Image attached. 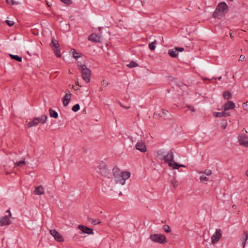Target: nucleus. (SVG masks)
Listing matches in <instances>:
<instances>
[{
	"mask_svg": "<svg viewBox=\"0 0 248 248\" xmlns=\"http://www.w3.org/2000/svg\"><path fill=\"white\" fill-rule=\"evenodd\" d=\"M229 11V7L224 2H221L218 4L216 9L213 13V16L214 18L220 19L225 14Z\"/></svg>",
	"mask_w": 248,
	"mask_h": 248,
	"instance_id": "nucleus-1",
	"label": "nucleus"
},
{
	"mask_svg": "<svg viewBox=\"0 0 248 248\" xmlns=\"http://www.w3.org/2000/svg\"><path fill=\"white\" fill-rule=\"evenodd\" d=\"M164 162L168 164L170 167H172L173 169H178L180 167H185L183 164H179L174 161V155L171 150L168 152L167 155L164 157Z\"/></svg>",
	"mask_w": 248,
	"mask_h": 248,
	"instance_id": "nucleus-2",
	"label": "nucleus"
},
{
	"mask_svg": "<svg viewBox=\"0 0 248 248\" xmlns=\"http://www.w3.org/2000/svg\"><path fill=\"white\" fill-rule=\"evenodd\" d=\"M78 66L79 70L81 72L83 79L86 83H89L91 79V70L87 68L85 64H81L79 62H78Z\"/></svg>",
	"mask_w": 248,
	"mask_h": 248,
	"instance_id": "nucleus-3",
	"label": "nucleus"
},
{
	"mask_svg": "<svg viewBox=\"0 0 248 248\" xmlns=\"http://www.w3.org/2000/svg\"><path fill=\"white\" fill-rule=\"evenodd\" d=\"M96 171L103 176L108 178H109V175L110 174L107 165L103 161L101 162L97 167Z\"/></svg>",
	"mask_w": 248,
	"mask_h": 248,
	"instance_id": "nucleus-4",
	"label": "nucleus"
},
{
	"mask_svg": "<svg viewBox=\"0 0 248 248\" xmlns=\"http://www.w3.org/2000/svg\"><path fill=\"white\" fill-rule=\"evenodd\" d=\"M150 239L154 242L159 244H166L167 239L165 236L161 233H155L151 234L150 236Z\"/></svg>",
	"mask_w": 248,
	"mask_h": 248,
	"instance_id": "nucleus-5",
	"label": "nucleus"
},
{
	"mask_svg": "<svg viewBox=\"0 0 248 248\" xmlns=\"http://www.w3.org/2000/svg\"><path fill=\"white\" fill-rule=\"evenodd\" d=\"M52 49L55 53V55L58 57L60 58L61 57V53L60 52V45L57 40L53 39L50 44Z\"/></svg>",
	"mask_w": 248,
	"mask_h": 248,
	"instance_id": "nucleus-6",
	"label": "nucleus"
},
{
	"mask_svg": "<svg viewBox=\"0 0 248 248\" xmlns=\"http://www.w3.org/2000/svg\"><path fill=\"white\" fill-rule=\"evenodd\" d=\"M46 115H42L41 117L34 118L32 120V126H36L39 123L44 124L46 123Z\"/></svg>",
	"mask_w": 248,
	"mask_h": 248,
	"instance_id": "nucleus-7",
	"label": "nucleus"
},
{
	"mask_svg": "<svg viewBox=\"0 0 248 248\" xmlns=\"http://www.w3.org/2000/svg\"><path fill=\"white\" fill-rule=\"evenodd\" d=\"M49 232L57 241L59 242H62L64 241V239L62 236L56 230L51 229L50 230Z\"/></svg>",
	"mask_w": 248,
	"mask_h": 248,
	"instance_id": "nucleus-8",
	"label": "nucleus"
},
{
	"mask_svg": "<svg viewBox=\"0 0 248 248\" xmlns=\"http://www.w3.org/2000/svg\"><path fill=\"white\" fill-rule=\"evenodd\" d=\"M239 144L245 147H248V137L245 134L240 135L238 137Z\"/></svg>",
	"mask_w": 248,
	"mask_h": 248,
	"instance_id": "nucleus-9",
	"label": "nucleus"
},
{
	"mask_svg": "<svg viewBox=\"0 0 248 248\" xmlns=\"http://www.w3.org/2000/svg\"><path fill=\"white\" fill-rule=\"evenodd\" d=\"M221 235V229H217L215 233L211 237L212 243L213 244L217 243L220 239Z\"/></svg>",
	"mask_w": 248,
	"mask_h": 248,
	"instance_id": "nucleus-10",
	"label": "nucleus"
},
{
	"mask_svg": "<svg viewBox=\"0 0 248 248\" xmlns=\"http://www.w3.org/2000/svg\"><path fill=\"white\" fill-rule=\"evenodd\" d=\"M78 228L83 233H87L88 234H93L94 233L92 229L83 225H78Z\"/></svg>",
	"mask_w": 248,
	"mask_h": 248,
	"instance_id": "nucleus-11",
	"label": "nucleus"
},
{
	"mask_svg": "<svg viewBox=\"0 0 248 248\" xmlns=\"http://www.w3.org/2000/svg\"><path fill=\"white\" fill-rule=\"evenodd\" d=\"M11 223L9 216H5L0 217V226L8 225Z\"/></svg>",
	"mask_w": 248,
	"mask_h": 248,
	"instance_id": "nucleus-12",
	"label": "nucleus"
},
{
	"mask_svg": "<svg viewBox=\"0 0 248 248\" xmlns=\"http://www.w3.org/2000/svg\"><path fill=\"white\" fill-rule=\"evenodd\" d=\"M101 37V35L99 34L92 33L89 36L88 40L93 42H100Z\"/></svg>",
	"mask_w": 248,
	"mask_h": 248,
	"instance_id": "nucleus-13",
	"label": "nucleus"
},
{
	"mask_svg": "<svg viewBox=\"0 0 248 248\" xmlns=\"http://www.w3.org/2000/svg\"><path fill=\"white\" fill-rule=\"evenodd\" d=\"M223 106V110L224 111H226L227 110L232 109L234 108L235 107V105L232 101L228 100L224 104Z\"/></svg>",
	"mask_w": 248,
	"mask_h": 248,
	"instance_id": "nucleus-14",
	"label": "nucleus"
},
{
	"mask_svg": "<svg viewBox=\"0 0 248 248\" xmlns=\"http://www.w3.org/2000/svg\"><path fill=\"white\" fill-rule=\"evenodd\" d=\"M136 149L139 150L141 152H145L146 151V147L144 142H138L135 146Z\"/></svg>",
	"mask_w": 248,
	"mask_h": 248,
	"instance_id": "nucleus-15",
	"label": "nucleus"
},
{
	"mask_svg": "<svg viewBox=\"0 0 248 248\" xmlns=\"http://www.w3.org/2000/svg\"><path fill=\"white\" fill-rule=\"evenodd\" d=\"M33 193L36 195H41L44 194V188L42 186H36L34 190Z\"/></svg>",
	"mask_w": 248,
	"mask_h": 248,
	"instance_id": "nucleus-16",
	"label": "nucleus"
},
{
	"mask_svg": "<svg viewBox=\"0 0 248 248\" xmlns=\"http://www.w3.org/2000/svg\"><path fill=\"white\" fill-rule=\"evenodd\" d=\"M248 239V231H244L241 238L242 244L243 248H244L246 244V242Z\"/></svg>",
	"mask_w": 248,
	"mask_h": 248,
	"instance_id": "nucleus-17",
	"label": "nucleus"
},
{
	"mask_svg": "<svg viewBox=\"0 0 248 248\" xmlns=\"http://www.w3.org/2000/svg\"><path fill=\"white\" fill-rule=\"evenodd\" d=\"M168 54L172 58H176L178 55V49L175 47L174 48L169 49L168 51Z\"/></svg>",
	"mask_w": 248,
	"mask_h": 248,
	"instance_id": "nucleus-18",
	"label": "nucleus"
},
{
	"mask_svg": "<svg viewBox=\"0 0 248 248\" xmlns=\"http://www.w3.org/2000/svg\"><path fill=\"white\" fill-rule=\"evenodd\" d=\"M71 95H65L62 98V101L64 107L67 106L70 102Z\"/></svg>",
	"mask_w": 248,
	"mask_h": 248,
	"instance_id": "nucleus-19",
	"label": "nucleus"
},
{
	"mask_svg": "<svg viewBox=\"0 0 248 248\" xmlns=\"http://www.w3.org/2000/svg\"><path fill=\"white\" fill-rule=\"evenodd\" d=\"M130 174L129 171H123L121 172L120 176L125 181L130 177Z\"/></svg>",
	"mask_w": 248,
	"mask_h": 248,
	"instance_id": "nucleus-20",
	"label": "nucleus"
},
{
	"mask_svg": "<svg viewBox=\"0 0 248 248\" xmlns=\"http://www.w3.org/2000/svg\"><path fill=\"white\" fill-rule=\"evenodd\" d=\"M157 157L161 160L164 159L165 152L163 149H160L157 151Z\"/></svg>",
	"mask_w": 248,
	"mask_h": 248,
	"instance_id": "nucleus-21",
	"label": "nucleus"
},
{
	"mask_svg": "<svg viewBox=\"0 0 248 248\" xmlns=\"http://www.w3.org/2000/svg\"><path fill=\"white\" fill-rule=\"evenodd\" d=\"M87 219L89 222H91L94 225L101 223V221L99 219H93L88 217Z\"/></svg>",
	"mask_w": 248,
	"mask_h": 248,
	"instance_id": "nucleus-22",
	"label": "nucleus"
},
{
	"mask_svg": "<svg viewBox=\"0 0 248 248\" xmlns=\"http://www.w3.org/2000/svg\"><path fill=\"white\" fill-rule=\"evenodd\" d=\"M9 56H10V58L13 60H14L16 61L19 62H22V57H21V56H18L16 55H13V54H10Z\"/></svg>",
	"mask_w": 248,
	"mask_h": 248,
	"instance_id": "nucleus-23",
	"label": "nucleus"
},
{
	"mask_svg": "<svg viewBox=\"0 0 248 248\" xmlns=\"http://www.w3.org/2000/svg\"><path fill=\"white\" fill-rule=\"evenodd\" d=\"M50 116L54 118H57L58 117V113L51 108L49 109Z\"/></svg>",
	"mask_w": 248,
	"mask_h": 248,
	"instance_id": "nucleus-24",
	"label": "nucleus"
},
{
	"mask_svg": "<svg viewBox=\"0 0 248 248\" xmlns=\"http://www.w3.org/2000/svg\"><path fill=\"white\" fill-rule=\"evenodd\" d=\"M115 178H116L115 181L116 183L121 184L122 185L125 184V181L122 177H121L120 175Z\"/></svg>",
	"mask_w": 248,
	"mask_h": 248,
	"instance_id": "nucleus-25",
	"label": "nucleus"
},
{
	"mask_svg": "<svg viewBox=\"0 0 248 248\" xmlns=\"http://www.w3.org/2000/svg\"><path fill=\"white\" fill-rule=\"evenodd\" d=\"M112 171L115 177H117V176L120 175V170L117 167H114L113 168Z\"/></svg>",
	"mask_w": 248,
	"mask_h": 248,
	"instance_id": "nucleus-26",
	"label": "nucleus"
},
{
	"mask_svg": "<svg viewBox=\"0 0 248 248\" xmlns=\"http://www.w3.org/2000/svg\"><path fill=\"white\" fill-rule=\"evenodd\" d=\"M223 95L224 99L226 100L229 99L232 97V93L229 91L224 92Z\"/></svg>",
	"mask_w": 248,
	"mask_h": 248,
	"instance_id": "nucleus-27",
	"label": "nucleus"
},
{
	"mask_svg": "<svg viewBox=\"0 0 248 248\" xmlns=\"http://www.w3.org/2000/svg\"><path fill=\"white\" fill-rule=\"evenodd\" d=\"M71 51H72V53H73V56L74 58L77 59L78 58H79V57H81V54L80 53H78L77 52L75 49H71Z\"/></svg>",
	"mask_w": 248,
	"mask_h": 248,
	"instance_id": "nucleus-28",
	"label": "nucleus"
},
{
	"mask_svg": "<svg viewBox=\"0 0 248 248\" xmlns=\"http://www.w3.org/2000/svg\"><path fill=\"white\" fill-rule=\"evenodd\" d=\"M156 43L157 41L156 40H155L153 42L149 44L148 46L149 49L152 51L154 50L156 47Z\"/></svg>",
	"mask_w": 248,
	"mask_h": 248,
	"instance_id": "nucleus-29",
	"label": "nucleus"
},
{
	"mask_svg": "<svg viewBox=\"0 0 248 248\" xmlns=\"http://www.w3.org/2000/svg\"><path fill=\"white\" fill-rule=\"evenodd\" d=\"M138 66V64L133 61H132L129 64H127V66L129 68H134Z\"/></svg>",
	"mask_w": 248,
	"mask_h": 248,
	"instance_id": "nucleus-30",
	"label": "nucleus"
},
{
	"mask_svg": "<svg viewBox=\"0 0 248 248\" xmlns=\"http://www.w3.org/2000/svg\"><path fill=\"white\" fill-rule=\"evenodd\" d=\"M200 180L201 182L205 183L209 180V179L208 177L204 175H202L200 177Z\"/></svg>",
	"mask_w": 248,
	"mask_h": 248,
	"instance_id": "nucleus-31",
	"label": "nucleus"
},
{
	"mask_svg": "<svg viewBox=\"0 0 248 248\" xmlns=\"http://www.w3.org/2000/svg\"><path fill=\"white\" fill-rule=\"evenodd\" d=\"M163 229L167 233L170 232L171 231L170 227L168 225H164L163 226Z\"/></svg>",
	"mask_w": 248,
	"mask_h": 248,
	"instance_id": "nucleus-32",
	"label": "nucleus"
},
{
	"mask_svg": "<svg viewBox=\"0 0 248 248\" xmlns=\"http://www.w3.org/2000/svg\"><path fill=\"white\" fill-rule=\"evenodd\" d=\"M80 109V106L78 104H76L74 106H73L72 108V110L74 112H77Z\"/></svg>",
	"mask_w": 248,
	"mask_h": 248,
	"instance_id": "nucleus-33",
	"label": "nucleus"
},
{
	"mask_svg": "<svg viewBox=\"0 0 248 248\" xmlns=\"http://www.w3.org/2000/svg\"><path fill=\"white\" fill-rule=\"evenodd\" d=\"M15 164V166H16L22 167L25 164V162L23 160H21L19 161H17Z\"/></svg>",
	"mask_w": 248,
	"mask_h": 248,
	"instance_id": "nucleus-34",
	"label": "nucleus"
},
{
	"mask_svg": "<svg viewBox=\"0 0 248 248\" xmlns=\"http://www.w3.org/2000/svg\"><path fill=\"white\" fill-rule=\"evenodd\" d=\"M6 2L11 5H17L19 4V2L17 1H15L14 0H6Z\"/></svg>",
	"mask_w": 248,
	"mask_h": 248,
	"instance_id": "nucleus-35",
	"label": "nucleus"
},
{
	"mask_svg": "<svg viewBox=\"0 0 248 248\" xmlns=\"http://www.w3.org/2000/svg\"><path fill=\"white\" fill-rule=\"evenodd\" d=\"M214 116L216 117H222L223 116V113L222 112H215L214 113Z\"/></svg>",
	"mask_w": 248,
	"mask_h": 248,
	"instance_id": "nucleus-36",
	"label": "nucleus"
},
{
	"mask_svg": "<svg viewBox=\"0 0 248 248\" xmlns=\"http://www.w3.org/2000/svg\"><path fill=\"white\" fill-rule=\"evenodd\" d=\"M200 173H203L206 175H210L212 174V171L210 170H206L203 171H201Z\"/></svg>",
	"mask_w": 248,
	"mask_h": 248,
	"instance_id": "nucleus-37",
	"label": "nucleus"
},
{
	"mask_svg": "<svg viewBox=\"0 0 248 248\" xmlns=\"http://www.w3.org/2000/svg\"><path fill=\"white\" fill-rule=\"evenodd\" d=\"M5 22L6 23V24L9 26V27H12L14 25V22L12 21H10V20H6Z\"/></svg>",
	"mask_w": 248,
	"mask_h": 248,
	"instance_id": "nucleus-38",
	"label": "nucleus"
},
{
	"mask_svg": "<svg viewBox=\"0 0 248 248\" xmlns=\"http://www.w3.org/2000/svg\"><path fill=\"white\" fill-rule=\"evenodd\" d=\"M62 2L63 3L66 4L67 5H70L72 3L71 0H61Z\"/></svg>",
	"mask_w": 248,
	"mask_h": 248,
	"instance_id": "nucleus-39",
	"label": "nucleus"
},
{
	"mask_svg": "<svg viewBox=\"0 0 248 248\" xmlns=\"http://www.w3.org/2000/svg\"><path fill=\"white\" fill-rule=\"evenodd\" d=\"M243 106L244 109L248 111V100L246 103H243Z\"/></svg>",
	"mask_w": 248,
	"mask_h": 248,
	"instance_id": "nucleus-40",
	"label": "nucleus"
},
{
	"mask_svg": "<svg viewBox=\"0 0 248 248\" xmlns=\"http://www.w3.org/2000/svg\"><path fill=\"white\" fill-rule=\"evenodd\" d=\"M171 183L173 185V187L175 188L178 186V182L176 181L172 180L171 181Z\"/></svg>",
	"mask_w": 248,
	"mask_h": 248,
	"instance_id": "nucleus-41",
	"label": "nucleus"
},
{
	"mask_svg": "<svg viewBox=\"0 0 248 248\" xmlns=\"http://www.w3.org/2000/svg\"><path fill=\"white\" fill-rule=\"evenodd\" d=\"M161 116L162 115L160 113H158L157 112H155L154 114V117L156 119H158L159 117Z\"/></svg>",
	"mask_w": 248,
	"mask_h": 248,
	"instance_id": "nucleus-42",
	"label": "nucleus"
},
{
	"mask_svg": "<svg viewBox=\"0 0 248 248\" xmlns=\"http://www.w3.org/2000/svg\"><path fill=\"white\" fill-rule=\"evenodd\" d=\"M186 107L190 110H191L192 112H195V109L193 107L189 105H186Z\"/></svg>",
	"mask_w": 248,
	"mask_h": 248,
	"instance_id": "nucleus-43",
	"label": "nucleus"
},
{
	"mask_svg": "<svg viewBox=\"0 0 248 248\" xmlns=\"http://www.w3.org/2000/svg\"><path fill=\"white\" fill-rule=\"evenodd\" d=\"M222 112L223 113V117H226L229 116L230 115V113L229 112H226L224 110H223V111Z\"/></svg>",
	"mask_w": 248,
	"mask_h": 248,
	"instance_id": "nucleus-44",
	"label": "nucleus"
},
{
	"mask_svg": "<svg viewBox=\"0 0 248 248\" xmlns=\"http://www.w3.org/2000/svg\"><path fill=\"white\" fill-rule=\"evenodd\" d=\"M245 57L244 55H241L239 57V61H243L244 59H245Z\"/></svg>",
	"mask_w": 248,
	"mask_h": 248,
	"instance_id": "nucleus-45",
	"label": "nucleus"
},
{
	"mask_svg": "<svg viewBox=\"0 0 248 248\" xmlns=\"http://www.w3.org/2000/svg\"><path fill=\"white\" fill-rule=\"evenodd\" d=\"M65 95H71V94L70 93V91L68 90V89H66L65 91Z\"/></svg>",
	"mask_w": 248,
	"mask_h": 248,
	"instance_id": "nucleus-46",
	"label": "nucleus"
},
{
	"mask_svg": "<svg viewBox=\"0 0 248 248\" xmlns=\"http://www.w3.org/2000/svg\"><path fill=\"white\" fill-rule=\"evenodd\" d=\"M32 34H33L35 35H37L38 34V30L32 31Z\"/></svg>",
	"mask_w": 248,
	"mask_h": 248,
	"instance_id": "nucleus-47",
	"label": "nucleus"
},
{
	"mask_svg": "<svg viewBox=\"0 0 248 248\" xmlns=\"http://www.w3.org/2000/svg\"><path fill=\"white\" fill-rule=\"evenodd\" d=\"M177 49H178V51H180V52H182L184 50V48L183 47H176Z\"/></svg>",
	"mask_w": 248,
	"mask_h": 248,
	"instance_id": "nucleus-48",
	"label": "nucleus"
},
{
	"mask_svg": "<svg viewBox=\"0 0 248 248\" xmlns=\"http://www.w3.org/2000/svg\"><path fill=\"white\" fill-rule=\"evenodd\" d=\"M162 111L163 114H164V115H166L168 113V111L167 110H165V109H162Z\"/></svg>",
	"mask_w": 248,
	"mask_h": 248,
	"instance_id": "nucleus-49",
	"label": "nucleus"
},
{
	"mask_svg": "<svg viewBox=\"0 0 248 248\" xmlns=\"http://www.w3.org/2000/svg\"><path fill=\"white\" fill-rule=\"evenodd\" d=\"M6 213H8V215H7V216H9V218H10V217L11 216V213L10 212V210H7L6 211Z\"/></svg>",
	"mask_w": 248,
	"mask_h": 248,
	"instance_id": "nucleus-50",
	"label": "nucleus"
},
{
	"mask_svg": "<svg viewBox=\"0 0 248 248\" xmlns=\"http://www.w3.org/2000/svg\"><path fill=\"white\" fill-rule=\"evenodd\" d=\"M120 106L126 109H128L129 108H130V107H125V105H123L121 103H120Z\"/></svg>",
	"mask_w": 248,
	"mask_h": 248,
	"instance_id": "nucleus-51",
	"label": "nucleus"
},
{
	"mask_svg": "<svg viewBox=\"0 0 248 248\" xmlns=\"http://www.w3.org/2000/svg\"><path fill=\"white\" fill-rule=\"evenodd\" d=\"M28 126L29 128L31 127V121H30L28 123Z\"/></svg>",
	"mask_w": 248,
	"mask_h": 248,
	"instance_id": "nucleus-52",
	"label": "nucleus"
},
{
	"mask_svg": "<svg viewBox=\"0 0 248 248\" xmlns=\"http://www.w3.org/2000/svg\"><path fill=\"white\" fill-rule=\"evenodd\" d=\"M76 85H78V86H80V87H81V86L79 85V83H78V81H77V82H76Z\"/></svg>",
	"mask_w": 248,
	"mask_h": 248,
	"instance_id": "nucleus-53",
	"label": "nucleus"
},
{
	"mask_svg": "<svg viewBox=\"0 0 248 248\" xmlns=\"http://www.w3.org/2000/svg\"><path fill=\"white\" fill-rule=\"evenodd\" d=\"M242 131H245L246 132H247V131L246 129L245 128H244L243 129Z\"/></svg>",
	"mask_w": 248,
	"mask_h": 248,
	"instance_id": "nucleus-54",
	"label": "nucleus"
},
{
	"mask_svg": "<svg viewBox=\"0 0 248 248\" xmlns=\"http://www.w3.org/2000/svg\"><path fill=\"white\" fill-rule=\"evenodd\" d=\"M221 78H222V77L221 76L218 78V79L219 80H220Z\"/></svg>",
	"mask_w": 248,
	"mask_h": 248,
	"instance_id": "nucleus-55",
	"label": "nucleus"
},
{
	"mask_svg": "<svg viewBox=\"0 0 248 248\" xmlns=\"http://www.w3.org/2000/svg\"><path fill=\"white\" fill-rule=\"evenodd\" d=\"M246 174L248 177V170L246 171Z\"/></svg>",
	"mask_w": 248,
	"mask_h": 248,
	"instance_id": "nucleus-56",
	"label": "nucleus"
},
{
	"mask_svg": "<svg viewBox=\"0 0 248 248\" xmlns=\"http://www.w3.org/2000/svg\"><path fill=\"white\" fill-rule=\"evenodd\" d=\"M232 208H236V205H232Z\"/></svg>",
	"mask_w": 248,
	"mask_h": 248,
	"instance_id": "nucleus-57",
	"label": "nucleus"
},
{
	"mask_svg": "<svg viewBox=\"0 0 248 248\" xmlns=\"http://www.w3.org/2000/svg\"><path fill=\"white\" fill-rule=\"evenodd\" d=\"M223 128L225 129L226 128V125L222 126Z\"/></svg>",
	"mask_w": 248,
	"mask_h": 248,
	"instance_id": "nucleus-58",
	"label": "nucleus"
},
{
	"mask_svg": "<svg viewBox=\"0 0 248 248\" xmlns=\"http://www.w3.org/2000/svg\"><path fill=\"white\" fill-rule=\"evenodd\" d=\"M230 36H231V37L232 38V37H233L232 35V33H230Z\"/></svg>",
	"mask_w": 248,
	"mask_h": 248,
	"instance_id": "nucleus-59",
	"label": "nucleus"
},
{
	"mask_svg": "<svg viewBox=\"0 0 248 248\" xmlns=\"http://www.w3.org/2000/svg\"><path fill=\"white\" fill-rule=\"evenodd\" d=\"M72 88L75 89V86L74 85L72 86Z\"/></svg>",
	"mask_w": 248,
	"mask_h": 248,
	"instance_id": "nucleus-60",
	"label": "nucleus"
},
{
	"mask_svg": "<svg viewBox=\"0 0 248 248\" xmlns=\"http://www.w3.org/2000/svg\"><path fill=\"white\" fill-rule=\"evenodd\" d=\"M28 54H29V55H31V54L29 53V51H28Z\"/></svg>",
	"mask_w": 248,
	"mask_h": 248,
	"instance_id": "nucleus-61",
	"label": "nucleus"
},
{
	"mask_svg": "<svg viewBox=\"0 0 248 248\" xmlns=\"http://www.w3.org/2000/svg\"><path fill=\"white\" fill-rule=\"evenodd\" d=\"M230 0V1H233V0Z\"/></svg>",
	"mask_w": 248,
	"mask_h": 248,
	"instance_id": "nucleus-62",
	"label": "nucleus"
}]
</instances>
